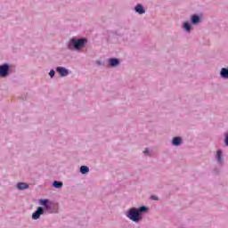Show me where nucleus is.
<instances>
[{"label":"nucleus","instance_id":"1","mask_svg":"<svg viewBox=\"0 0 228 228\" xmlns=\"http://www.w3.org/2000/svg\"><path fill=\"white\" fill-rule=\"evenodd\" d=\"M147 211H149V208L146 206H142L139 208L133 207L125 213V216L132 222L138 224L143 220V215H145Z\"/></svg>","mask_w":228,"mask_h":228},{"label":"nucleus","instance_id":"2","mask_svg":"<svg viewBox=\"0 0 228 228\" xmlns=\"http://www.w3.org/2000/svg\"><path fill=\"white\" fill-rule=\"evenodd\" d=\"M87 42L88 40L85 37H72L67 43V49L69 51H81V49H85Z\"/></svg>","mask_w":228,"mask_h":228},{"label":"nucleus","instance_id":"3","mask_svg":"<svg viewBox=\"0 0 228 228\" xmlns=\"http://www.w3.org/2000/svg\"><path fill=\"white\" fill-rule=\"evenodd\" d=\"M10 76V64L4 63L0 65V77H8Z\"/></svg>","mask_w":228,"mask_h":228},{"label":"nucleus","instance_id":"4","mask_svg":"<svg viewBox=\"0 0 228 228\" xmlns=\"http://www.w3.org/2000/svg\"><path fill=\"white\" fill-rule=\"evenodd\" d=\"M45 209L44 207H38L37 209L32 214V220H38L44 215Z\"/></svg>","mask_w":228,"mask_h":228},{"label":"nucleus","instance_id":"5","mask_svg":"<svg viewBox=\"0 0 228 228\" xmlns=\"http://www.w3.org/2000/svg\"><path fill=\"white\" fill-rule=\"evenodd\" d=\"M56 72L61 76V77H65L66 76H69V69L65 67H57L55 68Z\"/></svg>","mask_w":228,"mask_h":228},{"label":"nucleus","instance_id":"6","mask_svg":"<svg viewBox=\"0 0 228 228\" xmlns=\"http://www.w3.org/2000/svg\"><path fill=\"white\" fill-rule=\"evenodd\" d=\"M216 159L218 165H224V152L222 151V150L216 151Z\"/></svg>","mask_w":228,"mask_h":228},{"label":"nucleus","instance_id":"7","mask_svg":"<svg viewBox=\"0 0 228 228\" xmlns=\"http://www.w3.org/2000/svg\"><path fill=\"white\" fill-rule=\"evenodd\" d=\"M120 65V60L117 58L109 59V67H118Z\"/></svg>","mask_w":228,"mask_h":228},{"label":"nucleus","instance_id":"8","mask_svg":"<svg viewBox=\"0 0 228 228\" xmlns=\"http://www.w3.org/2000/svg\"><path fill=\"white\" fill-rule=\"evenodd\" d=\"M183 144V138L179 136H175L172 139V145L175 147H179V145Z\"/></svg>","mask_w":228,"mask_h":228},{"label":"nucleus","instance_id":"9","mask_svg":"<svg viewBox=\"0 0 228 228\" xmlns=\"http://www.w3.org/2000/svg\"><path fill=\"white\" fill-rule=\"evenodd\" d=\"M134 11L136 12V13H139V15H143V13H145V7H143V5H142L141 4H138L134 7Z\"/></svg>","mask_w":228,"mask_h":228},{"label":"nucleus","instance_id":"10","mask_svg":"<svg viewBox=\"0 0 228 228\" xmlns=\"http://www.w3.org/2000/svg\"><path fill=\"white\" fill-rule=\"evenodd\" d=\"M191 24H193V25L200 24V16H199V15H197V14H193V15L191 17Z\"/></svg>","mask_w":228,"mask_h":228},{"label":"nucleus","instance_id":"11","mask_svg":"<svg viewBox=\"0 0 228 228\" xmlns=\"http://www.w3.org/2000/svg\"><path fill=\"white\" fill-rule=\"evenodd\" d=\"M41 206H44L45 209H51V205H49V200L44 199L39 200Z\"/></svg>","mask_w":228,"mask_h":228},{"label":"nucleus","instance_id":"12","mask_svg":"<svg viewBox=\"0 0 228 228\" xmlns=\"http://www.w3.org/2000/svg\"><path fill=\"white\" fill-rule=\"evenodd\" d=\"M17 188L18 190H20V191L28 190V188H29V184L26 183H18Z\"/></svg>","mask_w":228,"mask_h":228},{"label":"nucleus","instance_id":"13","mask_svg":"<svg viewBox=\"0 0 228 228\" xmlns=\"http://www.w3.org/2000/svg\"><path fill=\"white\" fill-rule=\"evenodd\" d=\"M183 28L186 33H190L191 31V24L188 21L183 22Z\"/></svg>","mask_w":228,"mask_h":228},{"label":"nucleus","instance_id":"14","mask_svg":"<svg viewBox=\"0 0 228 228\" xmlns=\"http://www.w3.org/2000/svg\"><path fill=\"white\" fill-rule=\"evenodd\" d=\"M52 186H53V188H63V183L61 181H54L52 184Z\"/></svg>","mask_w":228,"mask_h":228},{"label":"nucleus","instance_id":"15","mask_svg":"<svg viewBox=\"0 0 228 228\" xmlns=\"http://www.w3.org/2000/svg\"><path fill=\"white\" fill-rule=\"evenodd\" d=\"M90 172V168L86 166H81L80 167V173H82L83 175L85 174H88Z\"/></svg>","mask_w":228,"mask_h":228},{"label":"nucleus","instance_id":"16","mask_svg":"<svg viewBox=\"0 0 228 228\" xmlns=\"http://www.w3.org/2000/svg\"><path fill=\"white\" fill-rule=\"evenodd\" d=\"M58 209H59V208H58V205H57L56 207L51 208L48 210H50L49 213H58Z\"/></svg>","mask_w":228,"mask_h":228},{"label":"nucleus","instance_id":"17","mask_svg":"<svg viewBox=\"0 0 228 228\" xmlns=\"http://www.w3.org/2000/svg\"><path fill=\"white\" fill-rule=\"evenodd\" d=\"M224 145L228 147V132L224 133Z\"/></svg>","mask_w":228,"mask_h":228},{"label":"nucleus","instance_id":"18","mask_svg":"<svg viewBox=\"0 0 228 228\" xmlns=\"http://www.w3.org/2000/svg\"><path fill=\"white\" fill-rule=\"evenodd\" d=\"M55 74H56V71L54 69H51L49 72V76L52 79L53 77H54Z\"/></svg>","mask_w":228,"mask_h":228},{"label":"nucleus","instance_id":"19","mask_svg":"<svg viewBox=\"0 0 228 228\" xmlns=\"http://www.w3.org/2000/svg\"><path fill=\"white\" fill-rule=\"evenodd\" d=\"M143 154H145L146 156H149V154H150L149 148H146V149L144 150Z\"/></svg>","mask_w":228,"mask_h":228},{"label":"nucleus","instance_id":"20","mask_svg":"<svg viewBox=\"0 0 228 228\" xmlns=\"http://www.w3.org/2000/svg\"><path fill=\"white\" fill-rule=\"evenodd\" d=\"M151 200H158V197L155 196V195H152V196L151 197Z\"/></svg>","mask_w":228,"mask_h":228},{"label":"nucleus","instance_id":"21","mask_svg":"<svg viewBox=\"0 0 228 228\" xmlns=\"http://www.w3.org/2000/svg\"><path fill=\"white\" fill-rule=\"evenodd\" d=\"M97 65H102V62L101 61H98Z\"/></svg>","mask_w":228,"mask_h":228}]
</instances>
